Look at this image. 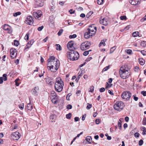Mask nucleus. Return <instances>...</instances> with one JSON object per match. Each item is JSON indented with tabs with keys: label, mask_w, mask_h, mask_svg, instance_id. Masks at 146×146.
Instances as JSON below:
<instances>
[{
	"label": "nucleus",
	"mask_w": 146,
	"mask_h": 146,
	"mask_svg": "<svg viewBox=\"0 0 146 146\" xmlns=\"http://www.w3.org/2000/svg\"><path fill=\"white\" fill-rule=\"evenodd\" d=\"M47 68L52 72H56L60 66L59 61L53 56H51L48 60Z\"/></svg>",
	"instance_id": "nucleus-1"
},
{
	"label": "nucleus",
	"mask_w": 146,
	"mask_h": 146,
	"mask_svg": "<svg viewBox=\"0 0 146 146\" xmlns=\"http://www.w3.org/2000/svg\"><path fill=\"white\" fill-rule=\"evenodd\" d=\"M119 74L120 76L123 79L127 78L130 76L131 73L128 70L127 65H124L120 68Z\"/></svg>",
	"instance_id": "nucleus-2"
},
{
	"label": "nucleus",
	"mask_w": 146,
	"mask_h": 146,
	"mask_svg": "<svg viewBox=\"0 0 146 146\" xmlns=\"http://www.w3.org/2000/svg\"><path fill=\"white\" fill-rule=\"evenodd\" d=\"M89 27L90 28L87 29L86 32L84 34V37L86 39L94 35L96 31V27H94V25H90Z\"/></svg>",
	"instance_id": "nucleus-3"
},
{
	"label": "nucleus",
	"mask_w": 146,
	"mask_h": 146,
	"mask_svg": "<svg viewBox=\"0 0 146 146\" xmlns=\"http://www.w3.org/2000/svg\"><path fill=\"white\" fill-rule=\"evenodd\" d=\"M64 85V84L62 79L60 78H57L55 85V90L58 92H61L63 89Z\"/></svg>",
	"instance_id": "nucleus-4"
},
{
	"label": "nucleus",
	"mask_w": 146,
	"mask_h": 146,
	"mask_svg": "<svg viewBox=\"0 0 146 146\" xmlns=\"http://www.w3.org/2000/svg\"><path fill=\"white\" fill-rule=\"evenodd\" d=\"M67 56L69 59L72 60H75L78 59L79 57V53L76 51L71 50L67 52Z\"/></svg>",
	"instance_id": "nucleus-5"
},
{
	"label": "nucleus",
	"mask_w": 146,
	"mask_h": 146,
	"mask_svg": "<svg viewBox=\"0 0 146 146\" xmlns=\"http://www.w3.org/2000/svg\"><path fill=\"white\" fill-rule=\"evenodd\" d=\"M125 106V105L124 103L121 101L116 102L113 105L115 109L118 111H121Z\"/></svg>",
	"instance_id": "nucleus-6"
},
{
	"label": "nucleus",
	"mask_w": 146,
	"mask_h": 146,
	"mask_svg": "<svg viewBox=\"0 0 146 146\" xmlns=\"http://www.w3.org/2000/svg\"><path fill=\"white\" fill-rule=\"evenodd\" d=\"M131 96V93L130 92L127 91L123 92L121 95L122 98L126 100H129Z\"/></svg>",
	"instance_id": "nucleus-7"
},
{
	"label": "nucleus",
	"mask_w": 146,
	"mask_h": 146,
	"mask_svg": "<svg viewBox=\"0 0 146 146\" xmlns=\"http://www.w3.org/2000/svg\"><path fill=\"white\" fill-rule=\"evenodd\" d=\"M90 45V42L88 41H85L82 43L80 45V48L83 51L88 49Z\"/></svg>",
	"instance_id": "nucleus-8"
},
{
	"label": "nucleus",
	"mask_w": 146,
	"mask_h": 146,
	"mask_svg": "<svg viewBox=\"0 0 146 146\" xmlns=\"http://www.w3.org/2000/svg\"><path fill=\"white\" fill-rule=\"evenodd\" d=\"M19 133L16 131L13 133L11 135V137L13 140H18L20 138Z\"/></svg>",
	"instance_id": "nucleus-9"
},
{
	"label": "nucleus",
	"mask_w": 146,
	"mask_h": 146,
	"mask_svg": "<svg viewBox=\"0 0 146 146\" xmlns=\"http://www.w3.org/2000/svg\"><path fill=\"white\" fill-rule=\"evenodd\" d=\"M10 56L12 58H14L17 56V52L16 49L14 48H11L10 51Z\"/></svg>",
	"instance_id": "nucleus-10"
},
{
	"label": "nucleus",
	"mask_w": 146,
	"mask_h": 146,
	"mask_svg": "<svg viewBox=\"0 0 146 146\" xmlns=\"http://www.w3.org/2000/svg\"><path fill=\"white\" fill-rule=\"evenodd\" d=\"M74 42L72 41L69 42L67 44L68 48L71 51L75 49V48L73 46Z\"/></svg>",
	"instance_id": "nucleus-11"
},
{
	"label": "nucleus",
	"mask_w": 146,
	"mask_h": 146,
	"mask_svg": "<svg viewBox=\"0 0 146 146\" xmlns=\"http://www.w3.org/2000/svg\"><path fill=\"white\" fill-rule=\"evenodd\" d=\"M33 15L35 18H38L40 17L42 15V12L41 11L39 10L37 12H34L33 13Z\"/></svg>",
	"instance_id": "nucleus-12"
},
{
	"label": "nucleus",
	"mask_w": 146,
	"mask_h": 146,
	"mask_svg": "<svg viewBox=\"0 0 146 146\" xmlns=\"http://www.w3.org/2000/svg\"><path fill=\"white\" fill-rule=\"evenodd\" d=\"M129 3L133 5H138L141 3V0H129Z\"/></svg>",
	"instance_id": "nucleus-13"
},
{
	"label": "nucleus",
	"mask_w": 146,
	"mask_h": 146,
	"mask_svg": "<svg viewBox=\"0 0 146 146\" xmlns=\"http://www.w3.org/2000/svg\"><path fill=\"white\" fill-rule=\"evenodd\" d=\"M27 23L29 25H32L33 23V20L32 17L28 16L26 20Z\"/></svg>",
	"instance_id": "nucleus-14"
},
{
	"label": "nucleus",
	"mask_w": 146,
	"mask_h": 146,
	"mask_svg": "<svg viewBox=\"0 0 146 146\" xmlns=\"http://www.w3.org/2000/svg\"><path fill=\"white\" fill-rule=\"evenodd\" d=\"M35 4L38 7H42L44 5V2L43 0H36Z\"/></svg>",
	"instance_id": "nucleus-15"
},
{
	"label": "nucleus",
	"mask_w": 146,
	"mask_h": 146,
	"mask_svg": "<svg viewBox=\"0 0 146 146\" xmlns=\"http://www.w3.org/2000/svg\"><path fill=\"white\" fill-rule=\"evenodd\" d=\"M3 29L5 31H8V32L10 33L12 32L11 27L5 24L3 26Z\"/></svg>",
	"instance_id": "nucleus-16"
},
{
	"label": "nucleus",
	"mask_w": 146,
	"mask_h": 146,
	"mask_svg": "<svg viewBox=\"0 0 146 146\" xmlns=\"http://www.w3.org/2000/svg\"><path fill=\"white\" fill-rule=\"evenodd\" d=\"M39 91V88L38 87H35L33 90L32 94L35 96L38 95Z\"/></svg>",
	"instance_id": "nucleus-17"
},
{
	"label": "nucleus",
	"mask_w": 146,
	"mask_h": 146,
	"mask_svg": "<svg viewBox=\"0 0 146 146\" xmlns=\"http://www.w3.org/2000/svg\"><path fill=\"white\" fill-rule=\"evenodd\" d=\"M100 23L104 25H108V22L106 19H105L104 18L101 19H100Z\"/></svg>",
	"instance_id": "nucleus-18"
},
{
	"label": "nucleus",
	"mask_w": 146,
	"mask_h": 146,
	"mask_svg": "<svg viewBox=\"0 0 146 146\" xmlns=\"http://www.w3.org/2000/svg\"><path fill=\"white\" fill-rule=\"evenodd\" d=\"M46 81L47 84L50 85H52L54 83L52 80L50 78H48L46 79Z\"/></svg>",
	"instance_id": "nucleus-19"
},
{
	"label": "nucleus",
	"mask_w": 146,
	"mask_h": 146,
	"mask_svg": "<svg viewBox=\"0 0 146 146\" xmlns=\"http://www.w3.org/2000/svg\"><path fill=\"white\" fill-rule=\"evenodd\" d=\"M139 62L140 64L141 65H143L144 64L145 62V60L142 58H140L139 59Z\"/></svg>",
	"instance_id": "nucleus-20"
},
{
	"label": "nucleus",
	"mask_w": 146,
	"mask_h": 146,
	"mask_svg": "<svg viewBox=\"0 0 146 146\" xmlns=\"http://www.w3.org/2000/svg\"><path fill=\"white\" fill-rule=\"evenodd\" d=\"M51 98H52V102L54 104L56 103L58 100L57 96L56 97H51Z\"/></svg>",
	"instance_id": "nucleus-21"
},
{
	"label": "nucleus",
	"mask_w": 146,
	"mask_h": 146,
	"mask_svg": "<svg viewBox=\"0 0 146 146\" xmlns=\"http://www.w3.org/2000/svg\"><path fill=\"white\" fill-rule=\"evenodd\" d=\"M86 140L89 143H91L92 141V138L90 136H88L86 137Z\"/></svg>",
	"instance_id": "nucleus-22"
},
{
	"label": "nucleus",
	"mask_w": 146,
	"mask_h": 146,
	"mask_svg": "<svg viewBox=\"0 0 146 146\" xmlns=\"http://www.w3.org/2000/svg\"><path fill=\"white\" fill-rule=\"evenodd\" d=\"M27 108L28 110H31L33 109V106L31 104H29L27 105Z\"/></svg>",
	"instance_id": "nucleus-23"
},
{
	"label": "nucleus",
	"mask_w": 146,
	"mask_h": 146,
	"mask_svg": "<svg viewBox=\"0 0 146 146\" xmlns=\"http://www.w3.org/2000/svg\"><path fill=\"white\" fill-rule=\"evenodd\" d=\"M83 74V71L82 70L80 72H79L78 74V78L79 80L80 78L81 77Z\"/></svg>",
	"instance_id": "nucleus-24"
},
{
	"label": "nucleus",
	"mask_w": 146,
	"mask_h": 146,
	"mask_svg": "<svg viewBox=\"0 0 146 146\" xmlns=\"http://www.w3.org/2000/svg\"><path fill=\"white\" fill-rule=\"evenodd\" d=\"M141 129L143 131L142 134L143 135L146 134V128L144 127H142L141 128Z\"/></svg>",
	"instance_id": "nucleus-25"
},
{
	"label": "nucleus",
	"mask_w": 146,
	"mask_h": 146,
	"mask_svg": "<svg viewBox=\"0 0 146 146\" xmlns=\"http://www.w3.org/2000/svg\"><path fill=\"white\" fill-rule=\"evenodd\" d=\"M122 119H123L121 118H120L118 122V126L120 129H121V120Z\"/></svg>",
	"instance_id": "nucleus-26"
},
{
	"label": "nucleus",
	"mask_w": 146,
	"mask_h": 146,
	"mask_svg": "<svg viewBox=\"0 0 146 146\" xmlns=\"http://www.w3.org/2000/svg\"><path fill=\"white\" fill-rule=\"evenodd\" d=\"M55 46H56V49L58 50H60L62 49V48L61 47L60 45L59 44H56L55 45Z\"/></svg>",
	"instance_id": "nucleus-27"
},
{
	"label": "nucleus",
	"mask_w": 146,
	"mask_h": 146,
	"mask_svg": "<svg viewBox=\"0 0 146 146\" xmlns=\"http://www.w3.org/2000/svg\"><path fill=\"white\" fill-rule=\"evenodd\" d=\"M116 48V46H114L111 47L110 49V53H111L113 52Z\"/></svg>",
	"instance_id": "nucleus-28"
},
{
	"label": "nucleus",
	"mask_w": 146,
	"mask_h": 146,
	"mask_svg": "<svg viewBox=\"0 0 146 146\" xmlns=\"http://www.w3.org/2000/svg\"><path fill=\"white\" fill-rule=\"evenodd\" d=\"M21 14V13L20 12H18L13 14V16L15 17H17L18 15H19Z\"/></svg>",
	"instance_id": "nucleus-29"
},
{
	"label": "nucleus",
	"mask_w": 146,
	"mask_h": 146,
	"mask_svg": "<svg viewBox=\"0 0 146 146\" xmlns=\"http://www.w3.org/2000/svg\"><path fill=\"white\" fill-rule=\"evenodd\" d=\"M51 96L52 97H56L57 96L56 94L54 91H52L51 92Z\"/></svg>",
	"instance_id": "nucleus-30"
},
{
	"label": "nucleus",
	"mask_w": 146,
	"mask_h": 146,
	"mask_svg": "<svg viewBox=\"0 0 146 146\" xmlns=\"http://www.w3.org/2000/svg\"><path fill=\"white\" fill-rule=\"evenodd\" d=\"M102 45H103L104 46H105L106 45V44L105 42V41L104 40H102L100 43L99 44V46H101Z\"/></svg>",
	"instance_id": "nucleus-31"
},
{
	"label": "nucleus",
	"mask_w": 146,
	"mask_h": 146,
	"mask_svg": "<svg viewBox=\"0 0 146 146\" xmlns=\"http://www.w3.org/2000/svg\"><path fill=\"white\" fill-rule=\"evenodd\" d=\"M49 21L50 22V23L52 25H54V22L53 19H52V17H50L49 18Z\"/></svg>",
	"instance_id": "nucleus-32"
},
{
	"label": "nucleus",
	"mask_w": 146,
	"mask_h": 146,
	"mask_svg": "<svg viewBox=\"0 0 146 146\" xmlns=\"http://www.w3.org/2000/svg\"><path fill=\"white\" fill-rule=\"evenodd\" d=\"M139 33L138 32H135L133 33V36L134 37H136L139 35Z\"/></svg>",
	"instance_id": "nucleus-33"
},
{
	"label": "nucleus",
	"mask_w": 146,
	"mask_h": 146,
	"mask_svg": "<svg viewBox=\"0 0 146 146\" xmlns=\"http://www.w3.org/2000/svg\"><path fill=\"white\" fill-rule=\"evenodd\" d=\"M141 46L142 47H144L146 45V42L143 41H141Z\"/></svg>",
	"instance_id": "nucleus-34"
},
{
	"label": "nucleus",
	"mask_w": 146,
	"mask_h": 146,
	"mask_svg": "<svg viewBox=\"0 0 146 146\" xmlns=\"http://www.w3.org/2000/svg\"><path fill=\"white\" fill-rule=\"evenodd\" d=\"M90 90L89 91V92H93L94 91V87L93 86H90Z\"/></svg>",
	"instance_id": "nucleus-35"
},
{
	"label": "nucleus",
	"mask_w": 146,
	"mask_h": 146,
	"mask_svg": "<svg viewBox=\"0 0 146 146\" xmlns=\"http://www.w3.org/2000/svg\"><path fill=\"white\" fill-rule=\"evenodd\" d=\"M77 35L75 34H74L72 35H70L69 36V38H73L76 37Z\"/></svg>",
	"instance_id": "nucleus-36"
},
{
	"label": "nucleus",
	"mask_w": 146,
	"mask_h": 146,
	"mask_svg": "<svg viewBox=\"0 0 146 146\" xmlns=\"http://www.w3.org/2000/svg\"><path fill=\"white\" fill-rule=\"evenodd\" d=\"M71 114L70 113L67 114L66 115V117L68 119H70L71 117Z\"/></svg>",
	"instance_id": "nucleus-37"
},
{
	"label": "nucleus",
	"mask_w": 146,
	"mask_h": 146,
	"mask_svg": "<svg viewBox=\"0 0 146 146\" xmlns=\"http://www.w3.org/2000/svg\"><path fill=\"white\" fill-rule=\"evenodd\" d=\"M92 106L91 104H90L89 103H88L87 104V106L86 107V109L87 110H89L91 108Z\"/></svg>",
	"instance_id": "nucleus-38"
},
{
	"label": "nucleus",
	"mask_w": 146,
	"mask_h": 146,
	"mask_svg": "<svg viewBox=\"0 0 146 146\" xmlns=\"http://www.w3.org/2000/svg\"><path fill=\"white\" fill-rule=\"evenodd\" d=\"M126 51L127 52V53L129 54H131L132 52V50L130 49L126 50Z\"/></svg>",
	"instance_id": "nucleus-39"
},
{
	"label": "nucleus",
	"mask_w": 146,
	"mask_h": 146,
	"mask_svg": "<svg viewBox=\"0 0 146 146\" xmlns=\"http://www.w3.org/2000/svg\"><path fill=\"white\" fill-rule=\"evenodd\" d=\"M98 3L99 5H102L103 2V0H98Z\"/></svg>",
	"instance_id": "nucleus-40"
},
{
	"label": "nucleus",
	"mask_w": 146,
	"mask_h": 146,
	"mask_svg": "<svg viewBox=\"0 0 146 146\" xmlns=\"http://www.w3.org/2000/svg\"><path fill=\"white\" fill-rule=\"evenodd\" d=\"M142 123L143 125H146V118H144L143 120Z\"/></svg>",
	"instance_id": "nucleus-41"
},
{
	"label": "nucleus",
	"mask_w": 146,
	"mask_h": 146,
	"mask_svg": "<svg viewBox=\"0 0 146 146\" xmlns=\"http://www.w3.org/2000/svg\"><path fill=\"white\" fill-rule=\"evenodd\" d=\"M14 45L16 46H18L19 44L18 41L16 40H14Z\"/></svg>",
	"instance_id": "nucleus-42"
},
{
	"label": "nucleus",
	"mask_w": 146,
	"mask_h": 146,
	"mask_svg": "<svg viewBox=\"0 0 146 146\" xmlns=\"http://www.w3.org/2000/svg\"><path fill=\"white\" fill-rule=\"evenodd\" d=\"M63 30L62 29L60 30L58 33V35L59 36H60L61 35L62 33L63 32Z\"/></svg>",
	"instance_id": "nucleus-43"
},
{
	"label": "nucleus",
	"mask_w": 146,
	"mask_h": 146,
	"mask_svg": "<svg viewBox=\"0 0 146 146\" xmlns=\"http://www.w3.org/2000/svg\"><path fill=\"white\" fill-rule=\"evenodd\" d=\"M120 19L122 20H126L127 18L126 16L124 15L120 17Z\"/></svg>",
	"instance_id": "nucleus-44"
},
{
	"label": "nucleus",
	"mask_w": 146,
	"mask_h": 146,
	"mask_svg": "<svg viewBox=\"0 0 146 146\" xmlns=\"http://www.w3.org/2000/svg\"><path fill=\"white\" fill-rule=\"evenodd\" d=\"M89 51H86L84 52L83 53V54L85 56H87L89 54Z\"/></svg>",
	"instance_id": "nucleus-45"
},
{
	"label": "nucleus",
	"mask_w": 146,
	"mask_h": 146,
	"mask_svg": "<svg viewBox=\"0 0 146 146\" xmlns=\"http://www.w3.org/2000/svg\"><path fill=\"white\" fill-rule=\"evenodd\" d=\"M138 51H140V50H138ZM141 53V54L143 55H146V51H144V50H142L140 51Z\"/></svg>",
	"instance_id": "nucleus-46"
},
{
	"label": "nucleus",
	"mask_w": 146,
	"mask_h": 146,
	"mask_svg": "<svg viewBox=\"0 0 146 146\" xmlns=\"http://www.w3.org/2000/svg\"><path fill=\"white\" fill-rule=\"evenodd\" d=\"M24 105L23 104H22L21 105L19 106V108L21 110H22L24 108Z\"/></svg>",
	"instance_id": "nucleus-47"
},
{
	"label": "nucleus",
	"mask_w": 146,
	"mask_h": 146,
	"mask_svg": "<svg viewBox=\"0 0 146 146\" xmlns=\"http://www.w3.org/2000/svg\"><path fill=\"white\" fill-rule=\"evenodd\" d=\"M7 75L6 74H4L3 75V77L4 78V81H6L7 80Z\"/></svg>",
	"instance_id": "nucleus-48"
},
{
	"label": "nucleus",
	"mask_w": 146,
	"mask_h": 146,
	"mask_svg": "<svg viewBox=\"0 0 146 146\" xmlns=\"http://www.w3.org/2000/svg\"><path fill=\"white\" fill-rule=\"evenodd\" d=\"M54 116L53 115H51L50 116V119L51 120L52 122L55 121V120L54 119Z\"/></svg>",
	"instance_id": "nucleus-49"
},
{
	"label": "nucleus",
	"mask_w": 146,
	"mask_h": 146,
	"mask_svg": "<svg viewBox=\"0 0 146 146\" xmlns=\"http://www.w3.org/2000/svg\"><path fill=\"white\" fill-rule=\"evenodd\" d=\"M25 39L26 40H28L29 38V35L28 34H27L25 36Z\"/></svg>",
	"instance_id": "nucleus-50"
},
{
	"label": "nucleus",
	"mask_w": 146,
	"mask_h": 146,
	"mask_svg": "<svg viewBox=\"0 0 146 146\" xmlns=\"http://www.w3.org/2000/svg\"><path fill=\"white\" fill-rule=\"evenodd\" d=\"M143 141L141 139L139 140V145L141 146L143 145Z\"/></svg>",
	"instance_id": "nucleus-51"
},
{
	"label": "nucleus",
	"mask_w": 146,
	"mask_h": 146,
	"mask_svg": "<svg viewBox=\"0 0 146 146\" xmlns=\"http://www.w3.org/2000/svg\"><path fill=\"white\" fill-rule=\"evenodd\" d=\"M44 27L43 26H41L39 27L37 29L38 31H42V30L43 29V28Z\"/></svg>",
	"instance_id": "nucleus-52"
},
{
	"label": "nucleus",
	"mask_w": 146,
	"mask_h": 146,
	"mask_svg": "<svg viewBox=\"0 0 146 146\" xmlns=\"http://www.w3.org/2000/svg\"><path fill=\"white\" fill-rule=\"evenodd\" d=\"M109 68V66H107L105 67L103 69V71H107Z\"/></svg>",
	"instance_id": "nucleus-53"
},
{
	"label": "nucleus",
	"mask_w": 146,
	"mask_h": 146,
	"mask_svg": "<svg viewBox=\"0 0 146 146\" xmlns=\"http://www.w3.org/2000/svg\"><path fill=\"white\" fill-rule=\"evenodd\" d=\"M134 136L136 137H138L139 136V134L137 132L135 133L134 134Z\"/></svg>",
	"instance_id": "nucleus-54"
},
{
	"label": "nucleus",
	"mask_w": 146,
	"mask_h": 146,
	"mask_svg": "<svg viewBox=\"0 0 146 146\" xmlns=\"http://www.w3.org/2000/svg\"><path fill=\"white\" fill-rule=\"evenodd\" d=\"M72 108V106L70 104L68 105L67 106L66 108L68 109H71Z\"/></svg>",
	"instance_id": "nucleus-55"
},
{
	"label": "nucleus",
	"mask_w": 146,
	"mask_h": 146,
	"mask_svg": "<svg viewBox=\"0 0 146 146\" xmlns=\"http://www.w3.org/2000/svg\"><path fill=\"white\" fill-rule=\"evenodd\" d=\"M70 13L71 14L74 13L75 12V11H73L72 9H70L69 11Z\"/></svg>",
	"instance_id": "nucleus-56"
},
{
	"label": "nucleus",
	"mask_w": 146,
	"mask_h": 146,
	"mask_svg": "<svg viewBox=\"0 0 146 146\" xmlns=\"http://www.w3.org/2000/svg\"><path fill=\"white\" fill-rule=\"evenodd\" d=\"M141 94H142L144 96H146V91H142L141 92Z\"/></svg>",
	"instance_id": "nucleus-57"
},
{
	"label": "nucleus",
	"mask_w": 146,
	"mask_h": 146,
	"mask_svg": "<svg viewBox=\"0 0 146 146\" xmlns=\"http://www.w3.org/2000/svg\"><path fill=\"white\" fill-rule=\"evenodd\" d=\"M95 122L96 124H98L100 123L99 119H97L95 121Z\"/></svg>",
	"instance_id": "nucleus-58"
},
{
	"label": "nucleus",
	"mask_w": 146,
	"mask_h": 146,
	"mask_svg": "<svg viewBox=\"0 0 146 146\" xmlns=\"http://www.w3.org/2000/svg\"><path fill=\"white\" fill-rule=\"evenodd\" d=\"M105 90V88H102L100 89V91L101 92H102L104 91Z\"/></svg>",
	"instance_id": "nucleus-59"
},
{
	"label": "nucleus",
	"mask_w": 146,
	"mask_h": 146,
	"mask_svg": "<svg viewBox=\"0 0 146 146\" xmlns=\"http://www.w3.org/2000/svg\"><path fill=\"white\" fill-rule=\"evenodd\" d=\"M139 69V68L137 66H135L134 67V70L135 71H137Z\"/></svg>",
	"instance_id": "nucleus-60"
},
{
	"label": "nucleus",
	"mask_w": 146,
	"mask_h": 146,
	"mask_svg": "<svg viewBox=\"0 0 146 146\" xmlns=\"http://www.w3.org/2000/svg\"><path fill=\"white\" fill-rule=\"evenodd\" d=\"M130 27V25H127L125 27L124 29H125L126 30H127L129 29Z\"/></svg>",
	"instance_id": "nucleus-61"
},
{
	"label": "nucleus",
	"mask_w": 146,
	"mask_h": 146,
	"mask_svg": "<svg viewBox=\"0 0 146 146\" xmlns=\"http://www.w3.org/2000/svg\"><path fill=\"white\" fill-rule=\"evenodd\" d=\"M33 41H29L28 42V44L27 45H30H30L31 46L32 45V44H33Z\"/></svg>",
	"instance_id": "nucleus-62"
},
{
	"label": "nucleus",
	"mask_w": 146,
	"mask_h": 146,
	"mask_svg": "<svg viewBox=\"0 0 146 146\" xmlns=\"http://www.w3.org/2000/svg\"><path fill=\"white\" fill-rule=\"evenodd\" d=\"M146 20V15L143 19H141V21L142 22H143Z\"/></svg>",
	"instance_id": "nucleus-63"
},
{
	"label": "nucleus",
	"mask_w": 146,
	"mask_h": 146,
	"mask_svg": "<svg viewBox=\"0 0 146 146\" xmlns=\"http://www.w3.org/2000/svg\"><path fill=\"white\" fill-rule=\"evenodd\" d=\"M92 59V58L91 57H89V58H87L86 60V61H90L91 59Z\"/></svg>",
	"instance_id": "nucleus-64"
}]
</instances>
